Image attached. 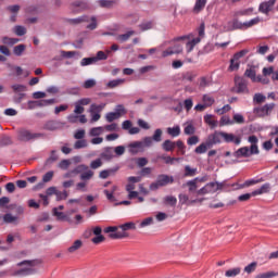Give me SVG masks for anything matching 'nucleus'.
<instances>
[{"instance_id":"obj_22","label":"nucleus","mask_w":278,"mask_h":278,"mask_svg":"<svg viewBox=\"0 0 278 278\" xmlns=\"http://www.w3.org/2000/svg\"><path fill=\"white\" fill-rule=\"evenodd\" d=\"M207 149H212V146H208L206 140L194 149V153H197V155H203V153H207Z\"/></svg>"},{"instance_id":"obj_14","label":"nucleus","mask_w":278,"mask_h":278,"mask_svg":"<svg viewBox=\"0 0 278 278\" xmlns=\"http://www.w3.org/2000/svg\"><path fill=\"white\" fill-rule=\"evenodd\" d=\"M67 121H68V123H72L73 125H75L76 123H81V125H86V123H88V118H86V115H84V114H81V115L70 114L67 116Z\"/></svg>"},{"instance_id":"obj_12","label":"nucleus","mask_w":278,"mask_h":278,"mask_svg":"<svg viewBox=\"0 0 278 278\" xmlns=\"http://www.w3.org/2000/svg\"><path fill=\"white\" fill-rule=\"evenodd\" d=\"M223 134H225V131H214L213 134L208 135L206 139L207 146L212 149L214 144H220Z\"/></svg>"},{"instance_id":"obj_44","label":"nucleus","mask_w":278,"mask_h":278,"mask_svg":"<svg viewBox=\"0 0 278 278\" xmlns=\"http://www.w3.org/2000/svg\"><path fill=\"white\" fill-rule=\"evenodd\" d=\"M14 34L16 36H25V34H27V28H25V26L17 25L14 27Z\"/></svg>"},{"instance_id":"obj_20","label":"nucleus","mask_w":278,"mask_h":278,"mask_svg":"<svg viewBox=\"0 0 278 278\" xmlns=\"http://www.w3.org/2000/svg\"><path fill=\"white\" fill-rule=\"evenodd\" d=\"M267 192H270V185L268 182L264 184L261 188L252 191V195L257 197L260 194H267Z\"/></svg>"},{"instance_id":"obj_62","label":"nucleus","mask_w":278,"mask_h":278,"mask_svg":"<svg viewBox=\"0 0 278 278\" xmlns=\"http://www.w3.org/2000/svg\"><path fill=\"white\" fill-rule=\"evenodd\" d=\"M152 140H154V142H162V129L157 128L154 131V135L152 136Z\"/></svg>"},{"instance_id":"obj_59","label":"nucleus","mask_w":278,"mask_h":278,"mask_svg":"<svg viewBox=\"0 0 278 278\" xmlns=\"http://www.w3.org/2000/svg\"><path fill=\"white\" fill-rule=\"evenodd\" d=\"M116 170L114 169H103L100 172L99 177L100 179H108V177H110V175H112V173H115Z\"/></svg>"},{"instance_id":"obj_5","label":"nucleus","mask_w":278,"mask_h":278,"mask_svg":"<svg viewBox=\"0 0 278 278\" xmlns=\"http://www.w3.org/2000/svg\"><path fill=\"white\" fill-rule=\"evenodd\" d=\"M153 144L152 137H146L142 141H134L128 144L130 153H139V151H144V147H151Z\"/></svg>"},{"instance_id":"obj_50","label":"nucleus","mask_w":278,"mask_h":278,"mask_svg":"<svg viewBox=\"0 0 278 278\" xmlns=\"http://www.w3.org/2000/svg\"><path fill=\"white\" fill-rule=\"evenodd\" d=\"M255 268H257V262H252L244 267V273H248V275H251V273H255Z\"/></svg>"},{"instance_id":"obj_6","label":"nucleus","mask_w":278,"mask_h":278,"mask_svg":"<svg viewBox=\"0 0 278 278\" xmlns=\"http://www.w3.org/2000/svg\"><path fill=\"white\" fill-rule=\"evenodd\" d=\"M40 138H45V134L42 132H31L25 128L18 130V140L22 142H29L31 140H38Z\"/></svg>"},{"instance_id":"obj_46","label":"nucleus","mask_w":278,"mask_h":278,"mask_svg":"<svg viewBox=\"0 0 278 278\" xmlns=\"http://www.w3.org/2000/svg\"><path fill=\"white\" fill-rule=\"evenodd\" d=\"M118 113L110 112L105 115V119L108 123H114V121H118Z\"/></svg>"},{"instance_id":"obj_43","label":"nucleus","mask_w":278,"mask_h":278,"mask_svg":"<svg viewBox=\"0 0 278 278\" xmlns=\"http://www.w3.org/2000/svg\"><path fill=\"white\" fill-rule=\"evenodd\" d=\"M12 144V138L10 136H2L0 139V147H10Z\"/></svg>"},{"instance_id":"obj_47","label":"nucleus","mask_w":278,"mask_h":278,"mask_svg":"<svg viewBox=\"0 0 278 278\" xmlns=\"http://www.w3.org/2000/svg\"><path fill=\"white\" fill-rule=\"evenodd\" d=\"M197 175V168L190 167V165L185 166V177H194Z\"/></svg>"},{"instance_id":"obj_63","label":"nucleus","mask_w":278,"mask_h":278,"mask_svg":"<svg viewBox=\"0 0 278 278\" xmlns=\"http://www.w3.org/2000/svg\"><path fill=\"white\" fill-rule=\"evenodd\" d=\"M232 29H247V28H244V23H242L238 20H233L232 21Z\"/></svg>"},{"instance_id":"obj_9","label":"nucleus","mask_w":278,"mask_h":278,"mask_svg":"<svg viewBox=\"0 0 278 278\" xmlns=\"http://www.w3.org/2000/svg\"><path fill=\"white\" fill-rule=\"evenodd\" d=\"M247 53H249V50L247 49L240 50L239 52L235 53L230 59L229 71H238L240 68V60L241 58H244Z\"/></svg>"},{"instance_id":"obj_7","label":"nucleus","mask_w":278,"mask_h":278,"mask_svg":"<svg viewBox=\"0 0 278 278\" xmlns=\"http://www.w3.org/2000/svg\"><path fill=\"white\" fill-rule=\"evenodd\" d=\"M251 155H260V151H257L255 146H251L250 148L242 147L233 152V157H237V160H240V157H251Z\"/></svg>"},{"instance_id":"obj_1","label":"nucleus","mask_w":278,"mask_h":278,"mask_svg":"<svg viewBox=\"0 0 278 278\" xmlns=\"http://www.w3.org/2000/svg\"><path fill=\"white\" fill-rule=\"evenodd\" d=\"M73 175H80L81 181H90L94 177V172L88 167V165L80 164L76 166L73 170L65 174V177H73Z\"/></svg>"},{"instance_id":"obj_2","label":"nucleus","mask_w":278,"mask_h":278,"mask_svg":"<svg viewBox=\"0 0 278 278\" xmlns=\"http://www.w3.org/2000/svg\"><path fill=\"white\" fill-rule=\"evenodd\" d=\"M40 264V261L33 260V261H23L17 263V266H27L20 270H16L13 275L14 277H27L29 275H36V270L34 269V266H38Z\"/></svg>"},{"instance_id":"obj_40","label":"nucleus","mask_w":278,"mask_h":278,"mask_svg":"<svg viewBox=\"0 0 278 278\" xmlns=\"http://www.w3.org/2000/svg\"><path fill=\"white\" fill-rule=\"evenodd\" d=\"M240 273H241V268L236 267V268L226 270L225 276L226 277H238V275H240Z\"/></svg>"},{"instance_id":"obj_30","label":"nucleus","mask_w":278,"mask_h":278,"mask_svg":"<svg viewBox=\"0 0 278 278\" xmlns=\"http://www.w3.org/2000/svg\"><path fill=\"white\" fill-rule=\"evenodd\" d=\"M11 89L13 90V92H14L15 94L27 92V86L21 85V84H14V85H12V86H11Z\"/></svg>"},{"instance_id":"obj_38","label":"nucleus","mask_w":278,"mask_h":278,"mask_svg":"<svg viewBox=\"0 0 278 278\" xmlns=\"http://www.w3.org/2000/svg\"><path fill=\"white\" fill-rule=\"evenodd\" d=\"M122 84H125V79L123 78L110 80L108 83V88H118V86H122Z\"/></svg>"},{"instance_id":"obj_60","label":"nucleus","mask_w":278,"mask_h":278,"mask_svg":"<svg viewBox=\"0 0 278 278\" xmlns=\"http://www.w3.org/2000/svg\"><path fill=\"white\" fill-rule=\"evenodd\" d=\"M66 199H68L67 191H56V200L58 201H66Z\"/></svg>"},{"instance_id":"obj_35","label":"nucleus","mask_w":278,"mask_h":278,"mask_svg":"<svg viewBox=\"0 0 278 278\" xmlns=\"http://www.w3.org/2000/svg\"><path fill=\"white\" fill-rule=\"evenodd\" d=\"M3 45H8L9 47H14L17 42H20L18 38H11V37H3L2 38Z\"/></svg>"},{"instance_id":"obj_19","label":"nucleus","mask_w":278,"mask_h":278,"mask_svg":"<svg viewBox=\"0 0 278 278\" xmlns=\"http://www.w3.org/2000/svg\"><path fill=\"white\" fill-rule=\"evenodd\" d=\"M3 223H7V225H18V216L7 213L3 215Z\"/></svg>"},{"instance_id":"obj_24","label":"nucleus","mask_w":278,"mask_h":278,"mask_svg":"<svg viewBox=\"0 0 278 278\" xmlns=\"http://www.w3.org/2000/svg\"><path fill=\"white\" fill-rule=\"evenodd\" d=\"M244 76L249 77L253 83L257 81V72H255V66H251V68L245 70Z\"/></svg>"},{"instance_id":"obj_33","label":"nucleus","mask_w":278,"mask_h":278,"mask_svg":"<svg viewBox=\"0 0 278 278\" xmlns=\"http://www.w3.org/2000/svg\"><path fill=\"white\" fill-rule=\"evenodd\" d=\"M154 25L153 21H146L139 25V29H141V31H149V29H153Z\"/></svg>"},{"instance_id":"obj_16","label":"nucleus","mask_w":278,"mask_h":278,"mask_svg":"<svg viewBox=\"0 0 278 278\" xmlns=\"http://www.w3.org/2000/svg\"><path fill=\"white\" fill-rule=\"evenodd\" d=\"M112 147H105L103 149V152L100 154L101 160H105L106 162H110V160L114 159V152Z\"/></svg>"},{"instance_id":"obj_42","label":"nucleus","mask_w":278,"mask_h":278,"mask_svg":"<svg viewBox=\"0 0 278 278\" xmlns=\"http://www.w3.org/2000/svg\"><path fill=\"white\" fill-rule=\"evenodd\" d=\"M114 113L118 114V117L121 118V116H125V114H127V109H125L123 104H118L115 106Z\"/></svg>"},{"instance_id":"obj_54","label":"nucleus","mask_w":278,"mask_h":278,"mask_svg":"<svg viewBox=\"0 0 278 278\" xmlns=\"http://www.w3.org/2000/svg\"><path fill=\"white\" fill-rule=\"evenodd\" d=\"M71 166V160L64 159L59 163V168H61V170H68Z\"/></svg>"},{"instance_id":"obj_8","label":"nucleus","mask_w":278,"mask_h":278,"mask_svg":"<svg viewBox=\"0 0 278 278\" xmlns=\"http://www.w3.org/2000/svg\"><path fill=\"white\" fill-rule=\"evenodd\" d=\"M173 177H169L168 175H159L156 181L150 185V190H160V188H164V186H168V184H173Z\"/></svg>"},{"instance_id":"obj_53","label":"nucleus","mask_w":278,"mask_h":278,"mask_svg":"<svg viewBox=\"0 0 278 278\" xmlns=\"http://www.w3.org/2000/svg\"><path fill=\"white\" fill-rule=\"evenodd\" d=\"M162 148L165 151H173L175 149V143L170 140H165L162 144Z\"/></svg>"},{"instance_id":"obj_28","label":"nucleus","mask_w":278,"mask_h":278,"mask_svg":"<svg viewBox=\"0 0 278 278\" xmlns=\"http://www.w3.org/2000/svg\"><path fill=\"white\" fill-rule=\"evenodd\" d=\"M90 17L88 15H83L80 17L70 20L71 25H79L81 23H89Z\"/></svg>"},{"instance_id":"obj_10","label":"nucleus","mask_w":278,"mask_h":278,"mask_svg":"<svg viewBox=\"0 0 278 278\" xmlns=\"http://www.w3.org/2000/svg\"><path fill=\"white\" fill-rule=\"evenodd\" d=\"M275 110V103L265 104L263 106H256L253 109V114L264 118V116H270V113Z\"/></svg>"},{"instance_id":"obj_23","label":"nucleus","mask_w":278,"mask_h":278,"mask_svg":"<svg viewBox=\"0 0 278 278\" xmlns=\"http://www.w3.org/2000/svg\"><path fill=\"white\" fill-rule=\"evenodd\" d=\"M199 181V178H194L192 180H189L186 182V187L188 188L189 192H191V194H194V192H197V188H199V186L197 185Z\"/></svg>"},{"instance_id":"obj_57","label":"nucleus","mask_w":278,"mask_h":278,"mask_svg":"<svg viewBox=\"0 0 278 278\" xmlns=\"http://www.w3.org/2000/svg\"><path fill=\"white\" fill-rule=\"evenodd\" d=\"M266 101V97L262 93H255L254 97H253V102L254 103H264Z\"/></svg>"},{"instance_id":"obj_15","label":"nucleus","mask_w":278,"mask_h":278,"mask_svg":"<svg viewBox=\"0 0 278 278\" xmlns=\"http://www.w3.org/2000/svg\"><path fill=\"white\" fill-rule=\"evenodd\" d=\"M223 138H224V142H232L233 144H240V142H242V138L233 135V134H229V132H224L223 134Z\"/></svg>"},{"instance_id":"obj_39","label":"nucleus","mask_w":278,"mask_h":278,"mask_svg":"<svg viewBox=\"0 0 278 278\" xmlns=\"http://www.w3.org/2000/svg\"><path fill=\"white\" fill-rule=\"evenodd\" d=\"M104 128L99 126V127H93L89 131V136L97 138V136H101L103 134Z\"/></svg>"},{"instance_id":"obj_52","label":"nucleus","mask_w":278,"mask_h":278,"mask_svg":"<svg viewBox=\"0 0 278 278\" xmlns=\"http://www.w3.org/2000/svg\"><path fill=\"white\" fill-rule=\"evenodd\" d=\"M248 142L251 143V147H255L256 151H260V148L257 147V143L260 142V139H257V136L252 135L248 138Z\"/></svg>"},{"instance_id":"obj_48","label":"nucleus","mask_w":278,"mask_h":278,"mask_svg":"<svg viewBox=\"0 0 278 278\" xmlns=\"http://www.w3.org/2000/svg\"><path fill=\"white\" fill-rule=\"evenodd\" d=\"M277 275L278 273L276 271H266V273L257 274L255 278H273V277H277Z\"/></svg>"},{"instance_id":"obj_25","label":"nucleus","mask_w":278,"mask_h":278,"mask_svg":"<svg viewBox=\"0 0 278 278\" xmlns=\"http://www.w3.org/2000/svg\"><path fill=\"white\" fill-rule=\"evenodd\" d=\"M105 109V103H101V104H91L89 112L90 114H101V112H103V110Z\"/></svg>"},{"instance_id":"obj_55","label":"nucleus","mask_w":278,"mask_h":278,"mask_svg":"<svg viewBox=\"0 0 278 278\" xmlns=\"http://www.w3.org/2000/svg\"><path fill=\"white\" fill-rule=\"evenodd\" d=\"M260 23V17H254L250 20L249 22H244V29H249V27H253V25H257Z\"/></svg>"},{"instance_id":"obj_27","label":"nucleus","mask_w":278,"mask_h":278,"mask_svg":"<svg viewBox=\"0 0 278 278\" xmlns=\"http://www.w3.org/2000/svg\"><path fill=\"white\" fill-rule=\"evenodd\" d=\"M204 123H206V125H210L212 129H215V127H218V121L214 119V115H205Z\"/></svg>"},{"instance_id":"obj_31","label":"nucleus","mask_w":278,"mask_h":278,"mask_svg":"<svg viewBox=\"0 0 278 278\" xmlns=\"http://www.w3.org/2000/svg\"><path fill=\"white\" fill-rule=\"evenodd\" d=\"M136 35V31L134 30H128L127 33L125 34H122V35H118L116 40H118L119 42H127V40H129V38L131 36H135Z\"/></svg>"},{"instance_id":"obj_36","label":"nucleus","mask_w":278,"mask_h":278,"mask_svg":"<svg viewBox=\"0 0 278 278\" xmlns=\"http://www.w3.org/2000/svg\"><path fill=\"white\" fill-rule=\"evenodd\" d=\"M202 101L206 108H212L213 103H215L214 97L210 94H204Z\"/></svg>"},{"instance_id":"obj_41","label":"nucleus","mask_w":278,"mask_h":278,"mask_svg":"<svg viewBox=\"0 0 278 278\" xmlns=\"http://www.w3.org/2000/svg\"><path fill=\"white\" fill-rule=\"evenodd\" d=\"M102 166H103V161H101V159H96L90 163L91 170H97V168H101Z\"/></svg>"},{"instance_id":"obj_32","label":"nucleus","mask_w":278,"mask_h":278,"mask_svg":"<svg viewBox=\"0 0 278 278\" xmlns=\"http://www.w3.org/2000/svg\"><path fill=\"white\" fill-rule=\"evenodd\" d=\"M7 210H14L17 216H22V214H25V207L17 204H10L9 206H7Z\"/></svg>"},{"instance_id":"obj_61","label":"nucleus","mask_w":278,"mask_h":278,"mask_svg":"<svg viewBox=\"0 0 278 278\" xmlns=\"http://www.w3.org/2000/svg\"><path fill=\"white\" fill-rule=\"evenodd\" d=\"M53 215L58 218V220H66L67 216L63 212H59L58 208H53Z\"/></svg>"},{"instance_id":"obj_21","label":"nucleus","mask_w":278,"mask_h":278,"mask_svg":"<svg viewBox=\"0 0 278 278\" xmlns=\"http://www.w3.org/2000/svg\"><path fill=\"white\" fill-rule=\"evenodd\" d=\"M205 5H207V0H195V4L193 7L194 14H199L205 10Z\"/></svg>"},{"instance_id":"obj_51","label":"nucleus","mask_w":278,"mask_h":278,"mask_svg":"<svg viewBox=\"0 0 278 278\" xmlns=\"http://www.w3.org/2000/svg\"><path fill=\"white\" fill-rule=\"evenodd\" d=\"M81 240H76L73 245L68 248V253H75V251H78V249H81Z\"/></svg>"},{"instance_id":"obj_17","label":"nucleus","mask_w":278,"mask_h":278,"mask_svg":"<svg viewBox=\"0 0 278 278\" xmlns=\"http://www.w3.org/2000/svg\"><path fill=\"white\" fill-rule=\"evenodd\" d=\"M206 186V190H208V193H212V192H218V190H223V182H208L205 185Z\"/></svg>"},{"instance_id":"obj_3","label":"nucleus","mask_w":278,"mask_h":278,"mask_svg":"<svg viewBox=\"0 0 278 278\" xmlns=\"http://www.w3.org/2000/svg\"><path fill=\"white\" fill-rule=\"evenodd\" d=\"M119 229H121L119 231L111 233V235H109V237L112 240H123V238H128L129 233H127L126 231L136 230V223L128 222L124 225H121Z\"/></svg>"},{"instance_id":"obj_45","label":"nucleus","mask_w":278,"mask_h":278,"mask_svg":"<svg viewBox=\"0 0 278 278\" xmlns=\"http://www.w3.org/2000/svg\"><path fill=\"white\" fill-rule=\"evenodd\" d=\"M86 147H88V141H86V139H78L74 143V149H86Z\"/></svg>"},{"instance_id":"obj_49","label":"nucleus","mask_w":278,"mask_h":278,"mask_svg":"<svg viewBox=\"0 0 278 278\" xmlns=\"http://www.w3.org/2000/svg\"><path fill=\"white\" fill-rule=\"evenodd\" d=\"M94 62H97V59L93 58H84L80 61V66H90V64H94Z\"/></svg>"},{"instance_id":"obj_11","label":"nucleus","mask_w":278,"mask_h":278,"mask_svg":"<svg viewBox=\"0 0 278 278\" xmlns=\"http://www.w3.org/2000/svg\"><path fill=\"white\" fill-rule=\"evenodd\" d=\"M235 86L237 88L236 92L237 94H242V93H247L249 94V83L247 81V79L240 77V76H236L235 77Z\"/></svg>"},{"instance_id":"obj_13","label":"nucleus","mask_w":278,"mask_h":278,"mask_svg":"<svg viewBox=\"0 0 278 278\" xmlns=\"http://www.w3.org/2000/svg\"><path fill=\"white\" fill-rule=\"evenodd\" d=\"M275 3H277V0H268L265 2H262L258 7V12L262 14H268L273 12V8H275Z\"/></svg>"},{"instance_id":"obj_56","label":"nucleus","mask_w":278,"mask_h":278,"mask_svg":"<svg viewBox=\"0 0 278 278\" xmlns=\"http://www.w3.org/2000/svg\"><path fill=\"white\" fill-rule=\"evenodd\" d=\"M100 8H112L114 5V0H99Z\"/></svg>"},{"instance_id":"obj_37","label":"nucleus","mask_w":278,"mask_h":278,"mask_svg":"<svg viewBox=\"0 0 278 278\" xmlns=\"http://www.w3.org/2000/svg\"><path fill=\"white\" fill-rule=\"evenodd\" d=\"M25 49H27V47L25 45L21 43V45L14 47L13 53H14V55H17L20 58L25 52Z\"/></svg>"},{"instance_id":"obj_18","label":"nucleus","mask_w":278,"mask_h":278,"mask_svg":"<svg viewBox=\"0 0 278 278\" xmlns=\"http://www.w3.org/2000/svg\"><path fill=\"white\" fill-rule=\"evenodd\" d=\"M62 127V124L58 121H49L45 124L43 129H47L48 131H55L56 129H60Z\"/></svg>"},{"instance_id":"obj_4","label":"nucleus","mask_w":278,"mask_h":278,"mask_svg":"<svg viewBox=\"0 0 278 278\" xmlns=\"http://www.w3.org/2000/svg\"><path fill=\"white\" fill-rule=\"evenodd\" d=\"M197 31L199 37H195L186 42L187 53L193 51L194 47H197V45L201 42V39L205 38V23L202 22L200 26L197 28Z\"/></svg>"},{"instance_id":"obj_34","label":"nucleus","mask_w":278,"mask_h":278,"mask_svg":"<svg viewBox=\"0 0 278 278\" xmlns=\"http://www.w3.org/2000/svg\"><path fill=\"white\" fill-rule=\"evenodd\" d=\"M36 103L37 108H47L48 105H53L55 103V99L38 100Z\"/></svg>"},{"instance_id":"obj_26","label":"nucleus","mask_w":278,"mask_h":278,"mask_svg":"<svg viewBox=\"0 0 278 278\" xmlns=\"http://www.w3.org/2000/svg\"><path fill=\"white\" fill-rule=\"evenodd\" d=\"M72 5L73 8H77L76 12H84V10H90V5L84 1H76Z\"/></svg>"},{"instance_id":"obj_29","label":"nucleus","mask_w":278,"mask_h":278,"mask_svg":"<svg viewBox=\"0 0 278 278\" xmlns=\"http://www.w3.org/2000/svg\"><path fill=\"white\" fill-rule=\"evenodd\" d=\"M116 190H118V187L113 186L111 191L108 190V189H105V190L103 191L104 194H105V197H106V199H108V201H111V203H114V201H116V198L114 197V192H115Z\"/></svg>"},{"instance_id":"obj_64","label":"nucleus","mask_w":278,"mask_h":278,"mask_svg":"<svg viewBox=\"0 0 278 278\" xmlns=\"http://www.w3.org/2000/svg\"><path fill=\"white\" fill-rule=\"evenodd\" d=\"M26 94L25 93H15L13 96V101L14 103H22L23 100L25 99Z\"/></svg>"},{"instance_id":"obj_58","label":"nucleus","mask_w":278,"mask_h":278,"mask_svg":"<svg viewBox=\"0 0 278 278\" xmlns=\"http://www.w3.org/2000/svg\"><path fill=\"white\" fill-rule=\"evenodd\" d=\"M199 136H197V135H193V136H191V137H189L188 138V140H187V144L189 146V147H194V144H199Z\"/></svg>"}]
</instances>
